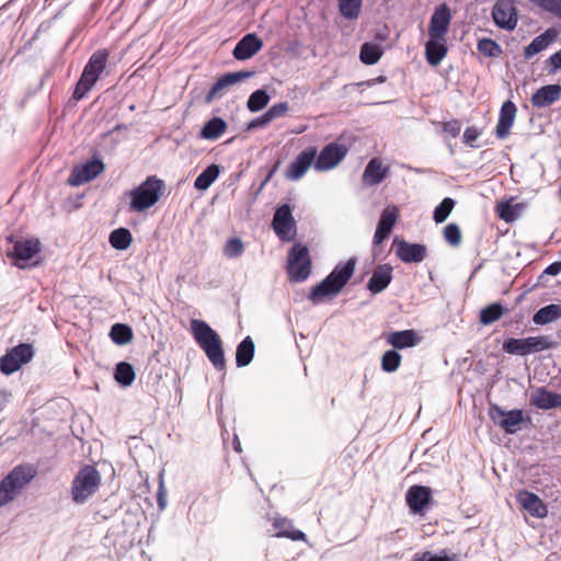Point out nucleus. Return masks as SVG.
Returning a JSON list of instances; mask_svg holds the SVG:
<instances>
[{
    "instance_id": "obj_1",
    "label": "nucleus",
    "mask_w": 561,
    "mask_h": 561,
    "mask_svg": "<svg viewBox=\"0 0 561 561\" xmlns=\"http://www.w3.org/2000/svg\"><path fill=\"white\" fill-rule=\"evenodd\" d=\"M356 263L355 256L337 263L320 283L310 289L308 299L313 305H319L327 298L336 297L354 275Z\"/></svg>"
},
{
    "instance_id": "obj_2",
    "label": "nucleus",
    "mask_w": 561,
    "mask_h": 561,
    "mask_svg": "<svg viewBox=\"0 0 561 561\" xmlns=\"http://www.w3.org/2000/svg\"><path fill=\"white\" fill-rule=\"evenodd\" d=\"M191 332L198 346L204 351L208 360L217 370L226 367L225 351L222 341L206 321L199 319L191 320Z\"/></svg>"
},
{
    "instance_id": "obj_3",
    "label": "nucleus",
    "mask_w": 561,
    "mask_h": 561,
    "mask_svg": "<svg viewBox=\"0 0 561 561\" xmlns=\"http://www.w3.org/2000/svg\"><path fill=\"white\" fill-rule=\"evenodd\" d=\"M108 57L110 53L107 49H98L90 56L76 83L72 93L73 101L82 100L92 90L106 69Z\"/></svg>"
},
{
    "instance_id": "obj_4",
    "label": "nucleus",
    "mask_w": 561,
    "mask_h": 561,
    "mask_svg": "<svg viewBox=\"0 0 561 561\" xmlns=\"http://www.w3.org/2000/svg\"><path fill=\"white\" fill-rule=\"evenodd\" d=\"M164 182L156 175L148 176L135 188L125 193L129 196V211L141 213L152 207L163 194Z\"/></svg>"
},
{
    "instance_id": "obj_5",
    "label": "nucleus",
    "mask_w": 561,
    "mask_h": 561,
    "mask_svg": "<svg viewBox=\"0 0 561 561\" xmlns=\"http://www.w3.org/2000/svg\"><path fill=\"white\" fill-rule=\"evenodd\" d=\"M488 414L494 425L500 427L506 435L516 434L523 426L531 422L530 416L524 410H505L496 403H490Z\"/></svg>"
},
{
    "instance_id": "obj_6",
    "label": "nucleus",
    "mask_w": 561,
    "mask_h": 561,
    "mask_svg": "<svg viewBox=\"0 0 561 561\" xmlns=\"http://www.w3.org/2000/svg\"><path fill=\"white\" fill-rule=\"evenodd\" d=\"M558 345L548 335H537L528 337H507L503 341L502 350L510 355L526 356L547 350H553Z\"/></svg>"
},
{
    "instance_id": "obj_7",
    "label": "nucleus",
    "mask_w": 561,
    "mask_h": 561,
    "mask_svg": "<svg viewBox=\"0 0 561 561\" xmlns=\"http://www.w3.org/2000/svg\"><path fill=\"white\" fill-rule=\"evenodd\" d=\"M100 483L101 474L93 466L85 465L80 468L71 485L73 502L77 504L84 503L98 491Z\"/></svg>"
},
{
    "instance_id": "obj_8",
    "label": "nucleus",
    "mask_w": 561,
    "mask_h": 561,
    "mask_svg": "<svg viewBox=\"0 0 561 561\" xmlns=\"http://www.w3.org/2000/svg\"><path fill=\"white\" fill-rule=\"evenodd\" d=\"M287 273L295 283L305 282L311 273L309 249L302 243H295L288 252Z\"/></svg>"
},
{
    "instance_id": "obj_9",
    "label": "nucleus",
    "mask_w": 561,
    "mask_h": 561,
    "mask_svg": "<svg viewBox=\"0 0 561 561\" xmlns=\"http://www.w3.org/2000/svg\"><path fill=\"white\" fill-rule=\"evenodd\" d=\"M34 356L35 350L31 343H19L0 357V371L10 376L20 370L23 365L28 364Z\"/></svg>"
},
{
    "instance_id": "obj_10",
    "label": "nucleus",
    "mask_w": 561,
    "mask_h": 561,
    "mask_svg": "<svg viewBox=\"0 0 561 561\" xmlns=\"http://www.w3.org/2000/svg\"><path fill=\"white\" fill-rule=\"evenodd\" d=\"M272 228L282 241H291L296 236V220L293 216V207L284 203L276 207L272 220Z\"/></svg>"
},
{
    "instance_id": "obj_11",
    "label": "nucleus",
    "mask_w": 561,
    "mask_h": 561,
    "mask_svg": "<svg viewBox=\"0 0 561 561\" xmlns=\"http://www.w3.org/2000/svg\"><path fill=\"white\" fill-rule=\"evenodd\" d=\"M104 169L105 164L102 158L94 152L91 159L73 168L67 182L70 186H80L95 179Z\"/></svg>"
},
{
    "instance_id": "obj_12",
    "label": "nucleus",
    "mask_w": 561,
    "mask_h": 561,
    "mask_svg": "<svg viewBox=\"0 0 561 561\" xmlns=\"http://www.w3.org/2000/svg\"><path fill=\"white\" fill-rule=\"evenodd\" d=\"M255 75L252 70H241L234 72H226L221 75L210 87L205 95V103L209 104L216 99H220L225 90L233 84L240 83Z\"/></svg>"
},
{
    "instance_id": "obj_13",
    "label": "nucleus",
    "mask_w": 561,
    "mask_h": 561,
    "mask_svg": "<svg viewBox=\"0 0 561 561\" xmlns=\"http://www.w3.org/2000/svg\"><path fill=\"white\" fill-rule=\"evenodd\" d=\"M345 145L330 142L325 145L314 159V169L319 172L335 168L346 156Z\"/></svg>"
},
{
    "instance_id": "obj_14",
    "label": "nucleus",
    "mask_w": 561,
    "mask_h": 561,
    "mask_svg": "<svg viewBox=\"0 0 561 561\" xmlns=\"http://www.w3.org/2000/svg\"><path fill=\"white\" fill-rule=\"evenodd\" d=\"M433 501V491L430 486L414 484L405 493V502L411 513L424 515Z\"/></svg>"
},
{
    "instance_id": "obj_15",
    "label": "nucleus",
    "mask_w": 561,
    "mask_h": 561,
    "mask_svg": "<svg viewBox=\"0 0 561 561\" xmlns=\"http://www.w3.org/2000/svg\"><path fill=\"white\" fill-rule=\"evenodd\" d=\"M494 24L505 31H513L518 21L517 9L513 0H497L492 9Z\"/></svg>"
},
{
    "instance_id": "obj_16",
    "label": "nucleus",
    "mask_w": 561,
    "mask_h": 561,
    "mask_svg": "<svg viewBox=\"0 0 561 561\" xmlns=\"http://www.w3.org/2000/svg\"><path fill=\"white\" fill-rule=\"evenodd\" d=\"M393 245L396 255L407 264L421 263L427 256V248L423 243H412L396 237Z\"/></svg>"
},
{
    "instance_id": "obj_17",
    "label": "nucleus",
    "mask_w": 561,
    "mask_h": 561,
    "mask_svg": "<svg viewBox=\"0 0 561 561\" xmlns=\"http://www.w3.org/2000/svg\"><path fill=\"white\" fill-rule=\"evenodd\" d=\"M41 242L36 239L18 241L12 250L8 252V256L14 260V265L19 268L28 266V262L39 253Z\"/></svg>"
},
{
    "instance_id": "obj_18",
    "label": "nucleus",
    "mask_w": 561,
    "mask_h": 561,
    "mask_svg": "<svg viewBox=\"0 0 561 561\" xmlns=\"http://www.w3.org/2000/svg\"><path fill=\"white\" fill-rule=\"evenodd\" d=\"M317 157V148L314 146H309L304 149L288 165L285 176L290 181L300 180L309 168L313 164L314 159Z\"/></svg>"
},
{
    "instance_id": "obj_19",
    "label": "nucleus",
    "mask_w": 561,
    "mask_h": 561,
    "mask_svg": "<svg viewBox=\"0 0 561 561\" xmlns=\"http://www.w3.org/2000/svg\"><path fill=\"white\" fill-rule=\"evenodd\" d=\"M399 218V209L396 206H387L380 214L375 234L373 238V245L378 247L389 238Z\"/></svg>"
},
{
    "instance_id": "obj_20",
    "label": "nucleus",
    "mask_w": 561,
    "mask_h": 561,
    "mask_svg": "<svg viewBox=\"0 0 561 561\" xmlns=\"http://www.w3.org/2000/svg\"><path fill=\"white\" fill-rule=\"evenodd\" d=\"M35 471L30 466H15L1 481L16 497L20 492L32 481Z\"/></svg>"
},
{
    "instance_id": "obj_21",
    "label": "nucleus",
    "mask_w": 561,
    "mask_h": 561,
    "mask_svg": "<svg viewBox=\"0 0 561 561\" xmlns=\"http://www.w3.org/2000/svg\"><path fill=\"white\" fill-rule=\"evenodd\" d=\"M451 21L449 7L443 2L437 5L430 19L428 36L445 38Z\"/></svg>"
},
{
    "instance_id": "obj_22",
    "label": "nucleus",
    "mask_w": 561,
    "mask_h": 561,
    "mask_svg": "<svg viewBox=\"0 0 561 561\" xmlns=\"http://www.w3.org/2000/svg\"><path fill=\"white\" fill-rule=\"evenodd\" d=\"M263 47V41L255 33H247L236 44L232 56L234 59L243 61L252 58Z\"/></svg>"
},
{
    "instance_id": "obj_23",
    "label": "nucleus",
    "mask_w": 561,
    "mask_h": 561,
    "mask_svg": "<svg viewBox=\"0 0 561 561\" xmlns=\"http://www.w3.org/2000/svg\"><path fill=\"white\" fill-rule=\"evenodd\" d=\"M517 501L522 507L531 516L543 518L548 514V508L543 501L534 492L522 490L517 494Z\"/></svg>"
},
{
    "instance_id": "obj_24",
    "label": "nucleus",
    "mask_w": 561,
    "mask_h": 561,
    "mask_svg": "<svg viewBox=\"0 0 561 561\" xmlns=\"http://www.w3.org/2000/svg\"><path fill=\"white\" fill-rule=\"evenodd\" d=\"M392 280V266L389 264H380L374 270L366 288L377 295L383 291Z\"/></svg>"
},
{
    "instance_id": "obj_25",
    "label": "nucleus",
    "mask_w": 561,
    "mask_h": 561,
    "mask_svg": "<svg viewBox=\"0 0 561 561\" xmlns=\"http://www.w3.org/2000/svg\"><path fill=\"white\" fill-rule=\"evenodd\" d=\"M516 112L517 107L511 100H507L502 104L495 129V134L499 139H504L508 136L510 129L516 117Z\"/></svg>"
},
{
    "instance_id": "obj_26",
    "label": "nucleus",
    "mask_w": 561,
    "mask_h": 561,
    "mask_svg": "<svg viewBox=\"0 0 561 561\" xmlns=\"http://www.w3.org/2000/svg\"><path fill=\"white\" fill-rule=\"evenodd\" d=\"M561 98V85L559 83L547 84L539 88L531 95V104L537 108H545Z\"/></svg>"
},
{
    "instance_id": "obj_27",
    "label": "nucleus",
    "mask_w": 561,
    "mask_h": 561,
    "mask_svg": "<svg viewBox=\"0 0 561 561\" xmlns=\"http://www.w3.org/2000/svg\"><path fill=\"white\" fill-rule=\"evenodd\" d=\"M530 403L537 409L553 410L561 407V393L539 387L531 394Z\"/></svg>"
},
{
    "instance_id": "obj_28",
    "label": "nucleus",
    "mask_w": 561,
    "mask_h": 561,
    "mask_svg": "<svg viewBox=\"0 0 561 561\" xmlns=\"http://www.w3.org/2000/svg\"><path fill=\"white\" fill-rule=\"evenodd\" d=\"M419 341L420 339L414 330L392 331L386 335L387 344L396 351L413 347Z\"/></svg>"
},
{
    "instance_id": "obj_29",
    "label": "nucleus",
    "mask_w": 561,
    "mask_h": 561,
    "mask_svg": "<svg viewBox=\"0 0 561 561\" xmlns=\"http://www.w3.org/2000/svg\"><path fill=\"white\" fill-rule=\"evenodd\" d=\"M448 48L445 44V38L432 37L425 43V58L426 61L433 66H438L447 55Z\"/></svg>"
},
{
    "instance_id": "obj_30",
    "label": "nucleus",
    "mask_w": 561,
    "mask_h": 561,
    "mask_svg": "<svg viewBox=\"0 0 561 561\" xmlns=\"http://www.w3.org/2000/svg\"><path fill=\"white\" fill-rule=\"evenodd\" d=\"M388 173V167H383L379 159L373 158L365 167L362 179L364 184L374 186L381 183L387 178Z\"/></svg>"
},
{
    "instance_id": "obj_31",
    "label": "nucleus",
    "mask_w": 561,
    "mask_h": 561,
    "mask_svg": "<svg viewBox=\"0 0 561 561\" xmlns=\"http://www.w3.org/2000/svg\"><path fill=\"white\" fill-rule=\"evenodd\" d=\"M557 38V32L553 28H548L540 35L536 36L525 48H524V57L525 59H530L535 55L545 50L549 45H551Z\"/></svg>"
},
{
    "instance_id": "obj_32",
    "label": "nucleus",
    "mask_w": 561,
    "mask_h": 561,
    "mask_svg": "<svg viewBox=\"0 0 561 561\" xmlns=\"http://www.w3.org/2000/svg\"><path fill=\"white\" fill-rule=\"evenodd\" d=\"M255 354V344L251 336H245L236 350V365L237 367H247L253 360Z\"/></svg>"
},
{
    "instance_id": "obj_33",
    "label": "nucleus",
    "mask_w": 561,
    "mask_h": 561,
    "mask_svg": "<svg viewBox=\"0 0 561 561\" xmlns=\"http://www.w3.org/2000/svg\"><path fill=\"white\" fill-rule=\"evenodd\" d=\"M227 129V123L219 116L208 119L199 131V137L207 140L218 139Z\"/></svg>"
},
{
    "instance_id": "obj_34",
    "label": "nucleus",
    "mask_w": 561,
    "mask_h": 561,
    "mask_svg": "<svg viewBox=\"0 0 561 561\" xmlns=\"http://www.w3.org/2000/svg\"><path fill=\"white\" fill-rule=\"evenodd\" d=\"M561 318V305L550 304L538 309L533 316V322L537 325H547Z\"/></svg>"
},
{
    "instance_id": "obj_35",
    "label": "nucleus",
    "mask_w": 561,
    "mask_h": 561,
    "mask_svg": "<svg viewBox=\"0 0 561 561\" xmlns=\"http://www.w3.org/2000/svg\"><path fill=\"white\" fill-rule=\"evenodd\" d=\"M220 167L211 163L206 167L195 179L194 187L198 191H206L219 176Z\"/></svg>"
},
{
    "instance_id": "obj_36",
    "label": "nucleus",
    "mask_w": 561,
    "mask_h": 561,
    "mask_svg": "<svg viewBox=\"0 0 561 561\" xmlns=\"http://www.w3.org/2000/svg\"><path fill=\"white\" fill-rule=\"evenodd\" d=\"M525 206L523 203H512L511 201H503L497 204L496 210L499 217L506 221L513 222L515 221L520 214L523 213Z\"/></svg>"
},
{
    "instance_id": "obj_37",
    "label": "nucleus",
    "mask_w": 561,
    "mask_h": 561,
    "mask_svg": "<svg viewBox=\"0 0 561 561\" xmlns=\"http://www.w3.org/2000/svg\"><path fill=\"white\" fill-rule=\"evenodd\" d=\"M383 49L379 44L365 42L359 49V59L364 65L373 66L379 61Z\"/></svg>"
},
{
    "instance_id": "obj_38",
    "label": "nucleus",
    "mask_w": 561,
    "mask_h": 561,
    "mask_svg": "<svg viewBox=\"0 0 561 561\" xmlns=\"http://www.w3.org/2000/svg\"><path fill=\"white\" fill-rule=\"evenodd\" d=\"M134 366L128 362H119L114 369V379L122 387H129L135 381Z\"/></svg>"
},
{
    "instance_id": "obj_39",
    "label": "nucleus",
    "mask_w": 561,
    "mask_h": 561,
    "mask_svg": "<svg viewBox=\"0 0 561 561\" xmlns=\"http://www.w3.org/2000/svg\"><path fill=\"white\" fill-rule=\"evenodd\" d=\"M505 311L501 302H492L480 310L479 321L483 325H490L501 319Z\"/></svg>"
},
{
    "instance_id": "obj_40",
    "label": "nucleus",
    "mask_w": 561,
    "mask_h": 561,
    "mask_svg": "<svg viewBox=\"0 0 561 561\" xmlns=\"http://www.w3.org/2000/svg\"><path fill=\"white\" fill-rule=\"evenodd\" d=\"M108 242L115 250L124 251L130 247L133 236L127 228L119 227L110 233Z\"/></svg>"
},
{
    "instance_id": "obj_41",
    "label": "nucleus",
    "mask_w": 561,
    "mask_h": 561,
    "mask_svg": "<svg viewBox=\"0 0 561 561\" xmlns=\"http://www.w3.org/2000/svg\"><path fill=\"white\" fill-rule=\"evenodd\" d=\"M108 335L116 345L123 346L133 340L134 333L128 324L115 323L111 327Z\"/></svg>"
},
{
    "instance_id": "obj_42",
    "label": "nucleus",
    "mask_w": 561,
    "mask_h": 561,
    "mask_svg": "<svg viewBox=\"0 0 561 561\" xmlns=\"http://www.w3.org/2000/svg\"><path fill=\"white\" fill-rule=\"evenodd\" d=\"M274 527L278 530V537H286L291 540H305L306 535L304 531L294 529L291 523L286 518H276L274 520Z\"/></svg>"
},
{
    "instance_id": "obj_43",
    "label": "nucleus",
    "mask_w": 561,
    "mask_h": 561,
    "mask_svg": "<svg viewBox=\"0 0 561 561\" xmlns=\"http://www.w3.org/2000/svg\"><path fill=\"white\" fill-rule=\"evenodd\" d=\"M271 100L270 94L265 89H257L253 91L247 101V108L251 113H257L266 107Z\"/></svg>"
},
{
    "instance_id": "obj_44",
    "label": "nucleus",
    "mask_w": 561,
    "mask_h": 561,
    "mask_svg": "<svg viewBox=\"0 0 561 561\" xmlns=\"http://www.w3.org/2000/svg\"><path fill=\"white\" fill-rule=\"evenodd\" d=\"M402 356L396 350H388L381 356L380 366L385 373L391 374L398 370L401 365Z\"/></svg>"
},
{
    "instance_id": "obj_45",
    "label": "nucleus",
    "mask_w": 561,
    "mask_h": 561,
    "mask_svg": "<svg viewBox=\"0 0 561 561\" xmlns=\"http://www.w3.org/2000/svg\"><path fill=\"white\" fill-rule=\"evenodd\" d=\"M339 10L343 18L355 20L358 18L363 0H337Z\"/></svg>"
},
{
    "instance_id": "obj_46",
    "label": "nucleus",
    "mask_w": 561,
    "mask_h": 561,
    "mask_svg": "<svg viewBox=\"0 0 561 561\" xmlns=\"http://www.w3.org/2000/svg\"><path fill=\"white\" fill-rule=\"evenodd\" d=\"M455 199L451 197H445L434 209L433 211V220L436 224H443L447 220L450 213L453 211L455 207Z\"/></svg>"
},
{
    "instance_id": "obj_47",
    "label": "nucleus",
    "mask_w": 561,
    "mask_h": 561,
    "mask_svg": "<svg viewBox=\"0 0 561 561\" xmlns=\"http://www.w3.org/2000/svg\"><path fill=\"white\" fill-rule=\"evenodd\" d=\"M477 49L485 57H499L503 50L501 45L492 38L483 37L478 41Z\"/></svg>"
},
{
    "instance_id": "obj_48",
    "label": "nucleus",
    "mask_w": 561,
    "mask_h": 561,
    "mask_svg": "<svg viewBox=\"0 0 561 561\" xmlns=\"http://www.w3.org/2000/svg\"><path fill=\"white\" fill-rule=\"evenodd\" d=\"M413 561H457L456 554L449 556L446 550L439 552L425 551L422 554H415Z\"/></svg>"
},
{
    "instance_id": "obj_49",
    "label": "nucleus",
    "mask_w": 561,
    "mask_h": 561,
    "mask_svg": "<svg viewBox=\"0 0 561 561\" xmlns=\"http://www.w3.org/2000/svg\"><path fill=\"white\" fill-rule=\"evenodd\" d=\"M444 239L453 247H457L461 242V231L457 224L450 222L443 230Z\"/></svg>"
},
{
    "instance_id": "obj_50",
    "label": "nucleus",
    "mask_w": 561,
    "mask_h": 561,
    "mask_svg": "<svg viewBox=\"0 0 561 561\" xmlns=\"http://www.w3.org/2000/svg\"><path fill=\"white\" fill-rule=\"evenodd\" d=\"M243 252V243L239 238H230L224 249V254L228 257H238Z\"/></svg>"
},
{
    "instance_id": "obj_51",
    "label": "nucleus",
    "mask_w": 561,
    "mask_h": 561,
    "mask_svg": "<svg viewBox=\"0 0 561 561\" xmlns=\"http://www.w3.org/2000/svg\"><path fill=\"white\" fill-rule=\"evenodd\" d=\"M542 10L553 13L561 19V0H530Z\"/></svg>"
},
{
    "instance_id": "obj_52",
    "label": "nucleus",
    "mask_w": 561,
    "mask_h": 561,
    "mask_svg": "<svg viewBox=\"0 0 561 561\" xmlns=\"http://www.w3.org/2000/svg\"><path fill=\"white\" fill-rule=\"evenodd\" d=\"M288 108H289V105L287 102H279L277 104L272 105L265 112V114L272 123L274 119L284 116L287 113Z\"/></svg>"
},
{
    "instance_id": "obj_53",
    "label": "nucleus",
    "mask_w": 561,
    "mask_h": 561,
    "mask_svg": "<svg viewBox=\"0 0 561 561\" xmlns=\"http://www.w3.org/2000/svg\"><path fill=\"white\" fill-rule=\"evenodd\" d=\"M482 130L476 126H469L465 129L462 139L463 142L469 145L471 148L479 147L478 145H474V141L481 136Z\"/></svg>"
},
{
    "instance_id": "obj_54",
    "label": "nucleus",
    "mask_w": 561,
    "mask_h": 561,
    "mask_svg": "<svg viewBox=\"0 0 561 561\" xmlns=\"http://www.w3.org/2000/svg\"><path fill=\"white\" fill-rule=\"evenodd\" d=\"M157 502H158V507L160 511H163L167 505H168V501H167V490H165V486H164V481H163V474L161 473L159 476V486H158V492H157Z\"/></svg>"
},
{
    "instance_id": "obj_55",
    "label": "nucleus",
    "mask_w": 561,
    "mask_h": 561,
    "mask_svg": "<svg viewBox=\"0 0 561 561\" xmlns=\"http://www.w3.org/2000/svg\"><path fill=\"white\" fill-rule=\"evenodd\" d=\"M271 123V121L268 119V117L266 116L265 113H263L262 115L251 119L247 126H245V130L247 131H252V130H255V129H259V128H264L266 127L268 124Z\"/></svg>"
},
{
    "instance_id": "obj_56",
    "label": "nucleus",
    "mask_w": 561,
    "mask_h": 561,
    "mask_svg": "<svg viewBox=\"0 0 561 561\" xmlns=\"http://www.w3.org/2000/svg\"><path fill=\"white\" fill-rule=\"evenodd\" d=\"M547 70L549 73H556L561 69V49L552 54L547 60Z\"/></svg>"
},
{
    "instance_id": "obj_57",
    "label": "nucleus",
    "mask_w": 561,
    "mask_h": 561,
    "mask_svg": "<svg viewBox=\"0 0 561 561\" xmlns=\"http://www.w3.org/2000/svg\"><path fill=\"white\" fill-rule=\"evenodd\" d=\"M561 273V261L549 264L539 275L538 280L543 283L546 276H557Z\"/></svg>"
},
{
    "instance_id": "obj_58",
    "label": "nucleus",
    "mask_w": 561,
    "mask_h": 561,
    "mask_svg": "<svg viewBox=\"0 0 561 561\" xmlns=\"http://www.w3.org/2000/svg\"><path fill=\"white\" fill-rule=\"evenodd\" d=\"M461 130V123L457 119H453L449 122L444 123L443 131L451 136L453 138H456L459 136Z\"/></svg>"
},
{
    "instance_id": "obj_59",
    "label": "nucleus",
    "mask_w": 561,
    "mask_h": 561,
    "mask_svg": "<svg viewBox=\"0 0 561 561\" xmlns=\"http://www.w3.org/2000/svg\"><path fill=\"white\" fill-rule=\"evenodd\" d=\"M14 499V494L0 481V507L12 502Z\"/></svg>"
},
{
    "instance_id": "obj_60",
    "label": "nucleus",
    "mask_w": 561,
    "mask_h": 561,
    "mask_svg": "<svg viewBox=\"0 0 561 561\" xmlns=\"http://www.w3.org/2000/svg\"><path fill=\"white\" fill-rule=\"evenodd\" d=\"M278 164L279 162H277L266 174L265 179L262 181L260 187H259V192H261L264 186L270 182V180L273 178L274 173L276 172L277 168H278Z\"/></svg>"
},
{
    "instance_id": "obj_61",
    "label": "nucleus",
    "mask_w": 561,
    "mask_h": 561,
    "mask_svg": "<svg viewBox=\"0 0 561 561\" xmlns=\"http://www.w3.org/2000/svg\"><path fill=\"white\" fill-rule=\"evenodd\" d=\"M11 394L7 390H0V411L4 409L10 400Z\"/></svg>"
},
{
    "instance_id": "obj_62",
    "label": "nucleus",
    "mask_w": 561,
    "mask_h": 561,
    "mask_svg": "<svg viewBox=\"0 0 561 561\" xmlns=\"http://www.w3.org/2000/svg\"><path fill=\"white\" fill-rule=\"evenodd\" d=\"M385 81H386V77L385 76H379L376 79L368 80L366 82H360L359 85L366 84V85L370 87V85H374V84L383 83Z\"/></svg>"
},
{
    "instance_id": "obj_63",
    "label": "nucleus",
    "mask_w": 561,
    "mask_h": 561,
    "mask_svg": "<svg viewBox=\"0 0 561 561\" xmlns=\"http://www.w3.org/2000/svg\"><path fill=\"white\" fill-rule=\"evenodd\" d=\"M233 449H234L236 451H238V453H240V451H241V444H240V442H239L238 437H234V439H233Z\"/></svg>"
},
{
    "instance_id": "obj_64",
    "label": "nucleus",
    "mask_w": 561,
    "mask_h": 561,
    "mask_svg": "<svg viewBox=\"0 0 561 561\" xmlns=\"http://www.w3.org/2000/svg\"><path fill=\"white\" fill-rule=\"evenodd\" d=\"M114 129H115V130L122 129V126H121V125H117Z\"/></svg>"
}]
</instances>
